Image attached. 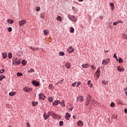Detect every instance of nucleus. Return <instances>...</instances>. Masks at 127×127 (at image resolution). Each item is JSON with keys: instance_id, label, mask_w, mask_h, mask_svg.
I'll list each match as a JSON object with an SVG mask.
<instances>
[{"instance_id": "obj_1", "label": "nucleus", "mask_w": 127, "mask_h": 127, "mask_svg": "<svg viewBox=\"0 0 127 127\" xmlns=\"http://www.w3.org/2000/svg\"><path fill=\"white\" fill-rule=\"evenodd\" d=\"M68 18L69 20H71V21H73V22H77V18L75 17L74 15H68Z\"/></svg>"}, {"instance_id": "obj_2", "label": "nucleus", "mask_w": 127, "mask_h": 127, "mask_svg": "<svg viewBox=\"0 0 127 127\" xmlns=\"http://www.w3.org/2000/svg\"><path fill=\"white\" fill-rule=\"evenodd\" d=\"M100 73H101V70H100V68H98L95 72V80H98L99 77H100Z\"/></svg>"}, {"instance_id": "obj_3", "label": "nucleus", "mask_w": 127, "mask_h": 127, "mask_svg": "<svg viewBox=\"0 0 127 127\" xmlns=\"http://www.w3.org/2000/svg\"><path fill=\"white\" fill-rule=\"evenodd\" d=\"M91 102V95H88L87 96L86 101L85 102L86 106H88Z\"/></svg>"}, {"instance_id": "obj_4", "label": "nucleus", "mask_w": 127, "mask_h": 127, "mask_svg": "<svg viewBox=\"0 0 127 127\" xmlns=\"http://www.w3.org/2000/svg\"><path fill=\"white\" fill-rule=\"evenodd\" d=\"M110 59L108 58L105 60H103L102 62L103 65H107L110 63Z\"/></svg>"}, {"instance_id": "obj_5", "label": "nucleus", "mask_w": 127, "mask_h": 127, "mask_svg": "<svg viewBox=\"0 0 127 127\" xmlns=\"http://www.w3.org/2000/svg\"><path fill=\"white\" fill-rule=\"evenodd\" d=\"M23 91L24 92H26V93H28V92H31V91H32V88L25 87L24 88Z\"/></svg>"}, {"instance_id": "obj_6", "label": "nucleus", "mask_w": 127, "mask_h": 127, "mask_svg": "<svg viewBox=\"0 0 127 127\" xmlns=\"http://www.w3.org/2000/svg\"><path fill=\"white\" fill-rule=\"evenodd\" d=\"M26 23V20H22L21 21H19V25L20 26H23Z\"/></svg>"}, {"instance_id": "obj_7", "label": "nucleus", "mask_w": 127, "mask_h": 127, "mask_svg": "<svg viewBox=\"0 0 127 127\" xmlns=\"http://www.w3.org/2000/svg\"><path fill=\"white\" fill-rule=\"evenodd\" d=\"M44 120H46L49 117H50V114L48 112V114L45 113L43 115Z\"/></svg>"}, {"instance_id": "obj_8", "label": "nucleus", "mask_w": 127, "mask_h": 127, "mask_svg": "<svg viewBox=\"0 0 127 127\" xmlns=\"http://www.w3.org/2000/svg\"><path fill=\"white\" fill-rule=\"evenodd\" d=\"M50 115L54 120H57V118H58V115L55 114L54 113H50Z\"/></svg>"}, {"instance_id": "obj_9", "label": "nucleus", "mask_w": 127, "mask_h": 127, "mask_svg": "<svg viewBox=\"0 0 127 127\" xmlns=\"http://www.w3.org/2000/svg\"><path fill=\"white\" fill-rule=\"evenodd\" d=\"M117 69L119 72H124L125 71V68L123 66H118Z\"/></svg>"}, {"instance_id": "obj_10", "label": "nucleus", "mask_w": 127, "mask_h": 127, "mask_svg": "<svg viewBox=\"0 0 127 127\" xmlns=\"http://www.w3.org/2000/svg\"><path fill=\"white\" fill-rule=\"evenodd\" d=\"M65 118L67 121H69L70 118H71V114H69V113H66L65 114Z\"/></svg>"}, {"instance_id": "obj_11", "label": "nucleus", "mask_w": 127, "mask_h": 127, "mask_svg": "<svg viewBox=\"0 0 127 127\" xmlns=\"http://www.w3.org/2000/svg\"><path fill=\"white\" fill-rule=\"evenodd\" d=\"M84 101V99H83V97L81 96H79L77 98V102H83Z\"/></svg>"}, {"instance_id": "obj_12", "label": "nucleus", "mask_w": 127, "mask_h": 127, "mask_svg": "<svg viewBox=\"0 0 127 127\" xmlns=\"http://www.w3.org/2000/svg\"><path fill=\"white\" fill-rule=\"evenodd\" d=\"M39 98L40 100H45V96L43 95L42 93H40L39 95Z\"/></svg>"}, {"instance_id": "obj_13", "label": "nucleus", "mask_w": 127, "mask_h": 127, "mask_svg": "<svg viewBox=\"0 0 127 127\" xmlns=\"http://www.w3.org/2000/svg\"><path fill=\"white\" fill-rule=\"evenodd\" d=\"M15 63H16V64H17V65H18L19 64H20V63H21V62L20 61V60L17 58H16L15 59Z\"/></svg>"}, {"instance_id": "obj_14", "label": "nucleus", "mask_w": 127, "mask_h": 127, "mask_svg": "<svg viewBox=\"0 0 127 127\" xmlns=\"http://www.w3.org/2000/svg\"><path fill=\"white\" fill-rule=\"evenodd\" d=\"M61 103L60 101L59 100H56L53 103V106H57L58 105H59V104Z\"/></svg>"}, {"instance_id": "obj_15", "label": "nucleus", "mask_w": 127, "mask_h": 127, "mask_svg": "<svg viewBox=\"0 0 127 127\" xmlns=\"http://www.w3.org/2000/svg\"><path fill=\"white\" fill-rule=\"evenodd\" d=\"M67 51L68 53H72V52H74V49H73V48H72V46H71L68 48Z\"/></svg>"}, {"instance_id": "obj_16", "label": "nucleus", "mask_w": 127, "mask_h": 127, "mask_svg": "<svg viewBox=\"0 0 127 127\" xmlns=\"http://www.w3.org/2000/svg\"><path fill=\"white\" fill-rule=\"evenodd\" d=\"M32 84L33 85H34V86H36V87H38V86H39V83L34 80H33Z\"/></svg>"}, {"instance_id": "obj_17", "label": "nucleus", "mask_w": 127, "mask_h": 127, "mask_svg": "<svg viewBox=\"0 0 127 127\" xmlns=\"http://www.w3.org/2000/svg\"><path fill=\"white\" fill-rule=\"evenodd\" d=\"M65 67L67 68V69H70V68H71V63H66Z\"/></svg>"}, {"instance_id": "obj_18", "label": "nucleus", "mask_w": 127, "mask_h": 127, "mask_svg": "<svg viewBox=\"0 0 127 127\" xmlns=\"http://www.w3.org/2000/svg\"><path fill=\"white\" fill-rule=\"evenodd\" d=\"M83 125H84V123L81 121H79L77 122V126H78L79 127H82Z\"/></svg>"}, {"instance_id": "obj_19", "label": "nucleus", "mask_w": 127, "mask_h": 127, "mask_svg": "<svg viewBox=\"0 0 127 127\" xmlns=\"http://www.w3.org/2000/svg\"><path fill=\"white\" fill-rule=\"evenodd\" d=\"M32 105L33 107H36V106H37L38 105V102L37 101H33L32 102Z\"/></svg>"}, {"instance_id": "obj_20", "label": "nucleus", "mask_w": 127, "mask_h": 127, "mask_svg": "<svg viewBox=\"0 0 127 127\" xmlns=\"http://www.w3.org/2000/svg\"><path fill=\"white\" fill-rule=\"evenodd\" d=\"M44 35H48V33H49V30L47 29L44 30L43 31Z\"/></svg>"}, {"instance_id": "obj_21", "label": "nucleus", "mask_w": 127, "mask_h": 127, "mask_svg": "<svg viewBox=\"0 0 127 127\" xmlns=\"http://www.w3.org/2000/svg\"><path fill=\"white\" fill-rule=\"evenodd\" d=\"M2 56L3 59H5L6 57H7V55L5 53H2Z\"/></svg>"}, {"instance_id": "obj_22", "label": "nucleus", "mask_w": 127, "mask_h": 127, "mask_svg": "<svg viewBox=\"0 0 127 127\" xmlns=\"http://www.w3.org/2000/svg\"><path fill=\"white\" fill-rule=\"evenodd\" d=\"M82 67L83 68H84V69H86V68H88V67H89V64H82Z\"/></svg>"}, {"instance_id": "obj_23", "label": "nucleus", "mask_w": 127, "mask_h": 127, "mask_svg": "<svg viewBox=\"0 0 127 127\" xmlns=\"http://www.w3.org/2000/svg\"><path fill=\"white\" fill-rule=\"evenodd\" d=\"M49 88L50 90H53V89H54V86H53V84H50L49 85Z\"/></svg>"}, {"instance_id": "obj_24", "label": "nucleus", "mask_w": 127, "mask_h": 127, "mask_svg": "<svg viewBox=\"0 0 127 127\" xmlns=\"http://www.w3.org/2000/svg\"><path fill=\"white\" fill-rule=\"evenodd\" d=\"M7 22H8V23L9 24H12V23H13V20L12 19H8Z\"/></svg>"}, {"instance_id": "obj_25", "label": "nucleus", "mask_w": 127, "mask_h": 127, "mask_svg": "<svg viewBox=\"0 0 127 127\" xmlns=\"http://www.w3.org/2000/svg\"><path fill=\"white\" fill-rule=\"evenodd\" d=\"M5 78V76L1 74L0 75V81H1L2 80H3V79Z\"/></svg>"}, {"instance_id": "obj_26", "label": "nucleus", "mask_w": 127, "mask_h": 127, "mask_svg": "<svg viewBox=\"0 0 127 127\" xmlns=\"http://www.w3.org/2000/svg\"><path fill=\"white\" fill-rule=\"evenodd\" d=\"M61 106H62V107H65V101L64 100H62Z\"/></svg>"}, {"instance_id": "obj_27", "label": "nucleus", "mask_w": 127, "mask_h": 127, "mask_svg": "<svg viewBox=\"0 0 127 127\" xmlns=\"http://www.w3.org/2000/svg\"><path fill=\"white\" fill-rule=\"evenodd\" d=\"M9 95L11 97H13V96H15V92H10V93H9Z\"/></svg>"}, {"instance_id": "obj_28", "label": "nucleus", "mask_w": 127, "mask_h": 127, "mask_svg": "<svg viewBox=\"0 0 127 127\" xmlns=\"http://www.w3.org/2000/svg\"><path fill=\"white\" fill-rule=\"evenodd\" d=\"M88 85L90 87V88H92L93 87V84H91V80H88L87 81Z\"/></svg>"}, {"instance_id": "obj_29", "label": "nucleus", "mask_w": 127, "mask_h": 127, "mask_svg": "<svg viewBox=\"0 0 127 127\" xmlns=\"http://www.w3.org/2000/svg\"><path fill=\"white\" fill-rule=\"evenodd\" d=\"M48 101L50 103H52L53 102V97H49Z\"/></svg>"}, {"instance_id": "obj_30", "label": "nucleus", "mask_w": 127, "mask_h": 127, "mask_svg": "<svg viewBox=\"0 0 127 127\" xmlns=\"http://www.w3.org/2000/svg\"><path fill=\"white\" fill-rule=\"evenodd\" d=\"M57 20L58 21H62V18H61V16H58L57 18Z\"/></svg>"}, {"instance_id": "obj_31", "label": "nucleus", "mask_w": 127, "mask_h": 127, "mask_svg": "<svg viewBox=\"0 0 127 127\" xmlns=\"http://www.w3.org/2000/svg\"><path fill=\"white\" fill-rule=\"evenodd\" d=\"M59 55L60 56H64V55H65V53L63 52H60L59 53Z\"/></svg>"}, {"instance_id": "obj_32", "label": "nucleus", "mask_w": 127, "mask_h": 127, "mask_svg": "<svg viewBox=\"0 0 127 127\" xmlns=\"http://www.w3.org/2000/svg\"><path fill=\"white\" fill-rule=\"evenodd\" d=\"M110 106L112 108H115V107L116 106V104H115V103L112 102Z\"/></svg>"}, {"instance_id": "obj_33", "label": "nucleus", "mask_w": 127, "mask_h": 127, "mask_svg": "<svg viewBox=\"0 0 127 127\" xmlns=\"http://www.w3.org/2000/svg\"><path fill=\"white\" fill-rule=\"evenodd\" d=\"M8 56L9 59H11V58H12V55L11 54V53H9Z\"/></svg>"}, {"instance_id": "obj_34", "label": "nucleus", "mask_w": 127, "mask_h": 127, "mask_svg": "<svg viewBox=\"0 0 127 127\" xmlns=\"http://www.w3.org/2000/svg\"><path fill=\"white\" fill-rule=\"evenodd\" d=\"M110 5L112 7V9H114L115 8V5L114 4V3H110Z\"/></svg>"}, {"instance_id": "obj_35", "label": "nucleus", "mask_w": 127, "mask_h": 127, "mask_svg": "<svg viewBox=\"0 0 127 127\" xmlns=\"http://www.w3.org/2000/svg\"><path fill=\"white\" fill-rule=\"evenodd\" d=\"M118 61L119 63H123L124 61H123V59L121 58H119L118 59Z\"/></svg>"}, {"instance_id": "obj_36", "label": "nucleus", "mask_w": 127, "mask_h": 127, "mask_svg": "<svg viewBox=\"0 0 127 127\" xmlns=\"http://www.w3.org/2000/svg\"><path fill=\"white\" fill-rule=\"evenodd\" d=\"M74 31V29L73 28V27H71L70 31V33H73Z\"/></svg>"}, {"instance_id": "obj_37", "label": "nucleus", "mask_w": 127, "mask_h": 127, "mask_svg": "<svg viewBox=\"0 0 127 127\" xmlns=\"http://www.w3.org/2000/svg\"><path fill=\"white\" fill-rule=\"evenodd\" d=\"M26 63L27 62L25 60H23L22 61V64H23V65H26Z\"/></svg>"}, {"instance_id": "obj_38", "label": "nucleus", "mask_w": 127, "mask_h": 127, "mask_svg": "<svg viewBox=\"0 0 127 127\" xmlns=\"http://www.w3.org/2000/svg\"><path fill=\"white\" fill-rule=\"evenodd\" d=\"M102 84H104V85H107L108 84V81H106L105 80H103L102 81Z\"/></svg>"}, {"instance_id": "obj_39", "label": "nucleus", "mask_w": 127, "mask_h": 127, "mask_svg": "<svg viewBox=\"0 0 127 127\" xmlns=\"http://www.w3.org/2000/svg\"><path fill=\"white\" fill-rule=\"evenodd\" d=\"M63 121H60V123H59V126L60 127H62V126H63Z\"/></svg>"}, {"instance_id": "obj_40", "label": "nucleus", "mask_w": 127, "mask_h": 127, "mask_svg": "<svg viewBox=\"0 0 127 127\" xmlns=\"http://www.w3.org/2000/svg\"><path fill=\"white\" fill-rule=\"evenodd\" d=\"M7 30L8 32H11V31H12V28L11 27H9L8 28Z\"/></svg>"}, {"instance_id": "obj_41", "label": "nucleus", "mask_w": 127, "mask_h": 127, "mask_svg": "<svg viewBox=\"0 0 127 127\" xmlns=\"http://www.w3.org/2000/svg\"><path fill=\"white\" fill-rule=\"evenodd\" d=\"M63 81H64V79H62V80H60L59 82L56 83V85H57V84H59V83H61V85H62V83H63Z\"/></svg>"}, {"instance_id": "obj_42", "label": "nucleus", "mask_w": 127, "mask_h": 127, "mask_svg": "<svg viewBox=\"0 0 127 127\" xmlns=\"http://www.w3.org/2000/svg\"><path fill=\"white\" fill-rule=\"evenodd\" d=\"M17 76L18 77H20V76H22V73H20V72H18L17 73Z\"/></svg>"}, {"instance_id": "obj_43", "label": "nucleus", "mask_w": 127, "mask_h": 127, "mask_svg": "<svg viewBox=\"0 0 127 127\" xmlns=\"http://www.w3.org/2000/svg\"><path fill=\"white\" fill-rule=\"evenodd\" d=\"M32 72H34V70L33 68H31L30 70L28 71V73H31Z\"/></svg>"}, {"instance_id": "obj_44", "label": "nucleus", "mask_w": 127, "mask_h": 127, "mask_svg": "<svg viewBox=\"0 0 127 127\" xmlns=\"http://www.w3.org/2000/svg\"><path fill=\"white\" fill-rule=\"evenodd\" d=\"M91 69H92V70H96V67H95L94 65H91Z\"/></svg>"}, {"instance_id": "obj_45", "label": "nucleus", "mask_w": 127, "mask_h": 127, "mask_svg": "<svg viewBox=\"0 0 127 127\" xmlns=\"http://www.w3.org/2000/svg\"><path fill=\"white\" fill-rule=\"evenodd\" d=\"M36 11H39L40 10V7H37L36 8Z\"/></svg>"}, {"instance_id": "obj_46", "label": "nucleus", "mask_w": 127, "mask_h": 127, "mask_svg": "<svg viewBox=\"0 0 127 127\" xmlns=\"http://www.w3.org/2000/svg\"><path fill=\"white\" fill-rule=\"evenodd\" d=\"M3 72H4V69H0V74L3 73Z\"/></svg>"}, {"instance_id": "obj_47", "label": "nucleus", "mask_w": 127, "mask_h": 127, "mask_svg": "<svg viewBox=\"0 0 127 127\" xmlns=\"http://www.w3.org/2000/svg\"><path fill=\"white\" fill-rule=\"evenodd\" d=\"M117 22H118V23H124V22H123L122 21H121V20H119Z\"/></svg>"}, {"instance_id": "obj_48", "label": "nucleus", "mask_w": 127, "mask_h": 127, "mask_svg": "<svg viewBox=\"0 0 127 127\" xmlns=\"http://www.w3.org/2000/svg\"><path fill=\"white\" fill-rule=\"evenodd\" d=\"M30 48L31 49V50H33V51H35V48L30 47Z\"/></svg>"}, {"instance_id": "obj_49", "label": "nucleus", "mask_w": 127, "mask_h": 127, "mask_svg": "<svg viewBox=\"0 0 127 127\" xmlns=\"http://www.w3.org/2000/svg\"><path fill=\"white\" fill-rule=\"evenodd\" d=\"M77 85H76V87H78V86H79V85H81V82L78 81V82L77 83Z\"/></svg>"}, {"instance_id": "obj_50", "label": "nucleus", "mask_w": 127, "mask_h": 127, "mask_svg": "<svg viewBox=\"0 0 127 127\" xmlns=\"http://www.w3.org/2000/svg\"><path fill=\"white\" fill-rule=\"evenodd\" d=\"M118 24H119L118 22H115L113 23V25H118Z\"/></svg>"}, {"instance_id": "obj_51", "label": "nucleus", "mask_w": 127, "mask_h": 127, "mask_svg": "<svg viewBox=\"0 0 127 127\" xmlns=\"http://www.w3.org/2000/svg\"><path fill=\"white\" fill-rule=\"evenodd\" d=\"M76 82H75L74 83H72V87H76Z\"/></svg>"}, {"instance_id": "obj_52", "label": "nucleus", "mask_w": 127, "mask_h": 127, "mask_svg": "<svg viewBox=\"0 0 127 127\" xmlns=\"http://www.w3.org/2000/svg\"><path fill=\"white\" fill-rule=\"evenodd\" d=\"M26 125H27V127H30V125L29 124V123H27Z\"/></svg>"}, {"instance_id": "obj_53", "label": "nucleus", "mask_w": 127, "mask_h": 127, "mask_svg": "<svg viewBox=\"0 0 127 127\" xmlns=\"http://www.w3.org/2000/svg\"><path fill=\"white\" fill-rule=\"evenodd\" d=\"M113 57H114V58H117V55H116V54H114Z\"/></svg>"}, {"instance_id": "obj_54", "label": "nucleus", "mask_w": 127, "mask_h": 127, "mask_svg": "<svg viewBox=\"0 0 127 127\" xmlns=\"http://www.w3.org/2000/svg\"><path fill=\"white\" fill-rule=\"evenodd\" d=\"M124 36H125L126 39H127V35H125V34H123Z\"/></svg>"}, {"instance_id": "obj_55", "label": "nucleus", "mask_w": 127, "mask_h": 127, "mask_svg": "<svg viewBox=\"0 0 127 127\" xmlns=\"http://www.w3.org/2000/svg\"><path fill=\"white\" fill-rule=\"evenodd\" d=\"M125 113L127 114V109H125Z\"/></svg>"}, {"instance_id": "obj_56", "label": "nucleus", "mask_w": 127, "mask_h": 127, "mask_svg": "<svg viewBox=\"0 0 127 127\" xmlns=\"http://www.w3.org/2000/svg\"><path fill=\"white\" fill-rule=\"evenodd\" d=\"M35 48V51L39 50V48Z\"/></svg>"}, {"instance_id": "obj_57", "label": "nucleus", "mask_w": 127, "mask_h": 127, "mask_svg": "<svg viewBox=\"0 0 127 127\" xmlns=\"http://www.w3.org/2000/svg\"><path fill=\"white\" fill-rule=\"evenodd\" d=\"M73 109H74V108H70V109H69V111H73Z\"/></svg>"}, {"instance_id": "obj_58", "label": "nucleus", "mask_w": 127, "mask_h": 127, "mask_svg": "<svg viewBox=\"0 0 127 127\" xmlns=\"http://www.w3.org/2000/svg\"><path fill=\"white\" fill-rule=\"evenodd\" d=\"M72 9L73 11H75V9H76V8L74 7L73 6L72 7Z\"/></svg>"}, {"instance_id": "obj_59", "label": "nucleus", "mask_w": 127, "mask_h": 127, "mask_svg": "<svg viewBox=\"0 0 127 127\" xmlns=\"http://www.w3.org/2000/svg\"><path fill=\"white\" fill-rule=\"evenodd\" d=\"M100 19H103V17L102 16L99 17Z\"/></svg>"}, {"instance_id": "obj_60", "label": "nucleus", "mask_w": 127, "mask_h": 127, "mask_svg": "<svg viewBox=\"0 0 127 127\" xmlns=\"http://www.w3.org/2000/svg\"><path fill=\"white\" fill-rule=\"evenodd\" d=\"M104 52H105V53H108V52H109V51L104 50Z\"/></svg>"}, {"instance_id": "obj_61", "label": "nucleus", "mask_w": 127, "mask_h": 127, "mask_svg": "<svg viewBox=\"0 0 127 127\" xmlns=\"http://www.w3.org/2000/svg\"><path fill=\"white\" fill-rule=\"evenodd\" d=\"M73 119H76V117L75 116H73Z\"/></svg>"}, {"instance_id": "obj_62", "label": "nucleus", "mask_w": 127, "mask_h": 127, "mask_svg": "<svg viewBox=\"0 0 127 127\" xmlns=\"http://www.w3.org/2000/svg\"><path fill=\"white\" fill-rule=\"evenodd\" d=\"M117 60V61H119V60H118V57H117V58H115Z\"/></svg>"}, {"instance_id": "obj_63", "label": "nucleus", "mask_w": 127, "mask_h": 127, "mask_svg": "<svg viewBox=\"0 0 127 127\" xmlns=\"http://www.w3.org/2000/svg\"><path fill=\"white\" fill-rule=\"evenodd\" d=\"M84 0H78V1H83Z\"/></svg>"}, {"instance_id": "obj_64", "label": "nucleus", "mask_w": 127, "mask_h": 127, "mask_svg": "<svg viewBox=\"0 0 127 127\" xmlns=\"http://www.w3.org/2000/svg\"><path fill=\"white\" fill-rule=\"evenodd\" d=\"M126 95H127V91L126 92Z\"/></svg>"}]
</instances>
